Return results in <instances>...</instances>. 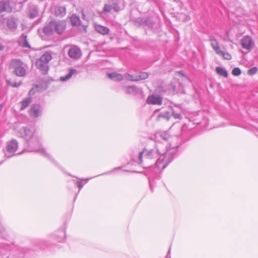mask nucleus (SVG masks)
Returning <instances> with one entry per match:
<instances>
[{
  "mask_svg": "<svg viewBox=\"0 0 258 258\" xmlns=\"http://www.w3.org/2000/svg\"><path fill=\"white\" fill-rule=\"evenodd\" d=\"M178 144H170L168 147L162 143H158L155 148L152 149H144L142 151L144 160L147 167H149V161L155 158L159 155L160 156L156 161L154 167L155 175L158 174L172 160L174 155L177 153Z\"/></svg>",
  "mask_w": 258,
  "mask_h": 258,
  "instance_id": "obj_1",
  "label": "nucleus"
},
{
  "mask_svg": "<svg viewBox=\"0 0 258 258\" xmlns=\"http://www.w3.org/2000/svg\"><path fill=\"white\" fill-rule=\"evenodd\" d=\"M27 147V150L29 152H36L40 155L45 156L48 158H50L51 156L48 154L45 149L40 144L37 136L33 137L32 139L26 144Z\"/></svg>",
  "mask_w": 258,
  "mask_h": 258,
  "instance_id": "obj_2",
  "label": "nucleus"
},
{
  "mask_svg": "<svg viewBox=\"0 0 258 258\" xmlns=\"http://www.w3.org/2000/svg\"><path fill=\"white\" fill-rule=\"evenodd\" d=\"M52 58L51 52H46L36 60V66L42 74H45L47 73L49 70L48 62L52 59Z\"/></svg>",
  "mask_w": 258,
  "mask_h": 258,
  "instance_id": "obj_3",
  "label": "nucleus"
},
{
  "mask_svg": "<svg viewBox=\"0 0 258 258\" xmlns=\"http://www.w3.org/2000/svg\"><path fill=\"white\" fill-rule=\"evenodd\" d=\"M25 64L19 59H13L10 63V67L14 74L18 77H24L26 74Z\"/></svg>",
  "mask_w": 258,
  "mask_h": 258,
  "instance_id": "obj_4",
  "label": "nucleus"
},
{
  "mask_svg": "<svg viewBox=\"0 0 258 258\" xmlns=\"http://www.w3.org/2000/svg\"><path fill=\"white\" fill-rule=\"evenodd\" d=\"M53 26L51 20L48 23L46 24L41 30H38V32L43 39H46V36L53 35L54 33Z\"/></svg>",
  "mask_w": 258,
  "mask_h": 258,
  "instance_id": "obj_5",
  "label": "nucleus"
},
{
  "mask_svg": "<svg viewBox=\"0 0 258 258\" xmlns=\"http://www.w3.org/2000/svg\"><path fill=\"white\" fill-rule=\"evenodd\" d=\"M42 109L39 104H34L32 105L29 110L30 116L33 118H36L40 116L42 114Z\"/></svg>",
  "mask_w": 258,
  "mask_h": 258,
  "instance_id": "obj_6",
  "label": "nucleus"
},
{
  "mask_svg": "<svg viewBox=\"0 0 258 258\" xmlns=\"http://www.w3.org/2000/svg\"><path fill=\"white\" fill-rule=\"evenodd\" d=\"M122 89L124 92L128 95H136L142 94L143 92L141 88H138L135 85L123 86Z\"/></svg>",
  "mask_w": 258,
  "mask_h": 258,
  "instance_id": "obj_7",
  "label": "nucleus"
},
{
  "mask_svg": "<svg viewBox=\"0 0 258 258\" xmlns=\"http://www.w3.org/2000/svg\"><path fill=\"white\" fill-rule=\"evenodd\" d=\"M68 53L70 57L75 59L80 58L82 55L80 49L75 45L70 46Z\"/></svg>",
  "mask_w": 258,
  "mask_h": 258,
  "instance_id": "obj_8",
  "label": "nucleus"
},
{
  "mask_svg": "<svg viewBox=\"0 0 258 258\" xmlns=\"http://www.w3.org/2000/svg\"><path fill=\"white\" fill-rule=\"evenodd\" d=\"M240 44L243 48L248 50H250L254 44L251 38L247 35L244 36L240 41Z\"/></svg>",
  "mask_w": 258,
  "mask_h": 258,
  "instance_id": "obj_9",
  "label": "nucleus"
},
{
  "mask_svg": "<svg viewBox=\"0 0 258 258\" xmlns=\"http://www.w3.org/2000/svg\"><path fill=\"white\" fill-rule=\"evenodd\" d=\"M54 32H56L58 34H61L66 28V23L63 21L52 20Z\"/></svg>",
  "mask_w": 258,
  "mask_h": 258,
  "instance_id": "obj_10",
  "label": "nucleus"
},
{
  "mask_svg": "<svg viewBox=\"0 0 258 258\" xmlns=\"http://www.w3.org/2000/svg\"><path fill=\"white\" fill-rule=\"evenodd\" d=\"M148 77V74L145 72H141L139 75L133 76L129 74H125V79L132 81H138L140 80H144Z\"/></svg>",
  "mask_w": 258,
  "mask_h": 258,
  "instance_id": "obj_11",
  "label": "nucleus"
},
{
  "mask_svg": "<svg viewBox=\"0 0 258 258\" xmlns=\"http://www.w3.org/2000/svg\"><path fill=\"white\" fill-rule=\"evenodd\" d=\"M23 130V134H21V137L26 140V144L36 136L34 134L35 132L33 130H30L28 127H24Z\"/></svg>",
  "mask_w": 258,
  "mask_h": 258,
  "instance_id": "obj_12",
  "label": "nucleus"
},
{
  "mask_svg": "<svg viewBox=\"0 0 258 258\" xmlns=\"http://www.w3.org/2000/svg\"><path fill=\"white\" fill-rule=\"evenodd\" d=\"M132 160L143 166V167H147V164H145L144 160V155L142 152H139L138 154H134L132 156Z\"/></svg>",
  "mask_w": 258,
  "mask_h": 258,
  "instance_id": "obj_13",
  "label": "nucleus"
},
{
  "mask_svg": "<svg viewBox=\"0 0 258 258\" xmlns=\"http://www.w3.org/2000/svg\"><path fill=\"white\" fill-rule=\"evenodd\" d=\"M147 103L152 105H161L162 103V97L160 96L151 95L147 99Z\"/></svg>",
  "mask_w": 258,
  "mask_h": 258,
  "instance_id": "obj_14",
  "label": "nucleus"
},
{
  "mask_svg": "<svg viewBox=\"0 0 258 258\" xmlns=\"http://www.w3.org/2000/svg\"><path fill=\"white\" fill-rule=\"evenodd\" d=\"M18 147V141L15 139H13L8 142L7 144V150L10 153H13L16 151Z\"/></svg>",
  "mask_w": 258,
  "mask_h": 258,
  "instance_id": "obj_15",
  "label": "nucleus"
},
{
  "mask_svg": "<svg viewBox=\"0 0 258 258\" xmlns=\"http://www.w3.org/2000/svg\"><path fill=\"white\" fill-rule=\"evenodd\" d=\"M79 74V72L73 68H70L68 70V73L64 76L60 77L59 80L62 82H65L70 80L73 76H76Z\"/></svg>",
  "mask_w": 258,
  "mask_h": 258,
  "instance_id": "obj_16",
  "label": "nucleus"
},
{
  "mask_svg": "<svg viewBox=\"0 0 258 258\" xmlns=\"http://www.w3.org/2000/svg\"><path fill=\"white\" fill-rule=\"evenodd\" d=\"M12 8L10 6L9 2L7 0L0 1V13L7 11L11 12Z\"/></svg>",
  "mask_w": 258,
  "mask_h": 258,
  "instance_id": "obj_17",
  "label": "nucleus"
},
{
  "mask_svg": "<svg viewBox=\"0 0 258 258\" xmlns=\"http://www.w3.org/2000/svg\"><path fill=\"white\" fill-rule=\"evenodd\" d=\"M54 14L57 17H63L66 14V8L62 6H56L54 8Z\"/></svg>",
  "mask_w": 258,
  "mask_h": 258,
  "instance_id": "obj_18",
  "label": "nucleus"
},
{
  "mask_svg": "<svg viewBox=\"0 0 258 258\" xmlns=\"http://www.w3.org/2000/svg\"><path fill=\"white\" fill-rule=\"evenodd\" d=\"M27 35L22 34L19 39V45L25 48H30V45L29 44L27 39Z\"/></svg>",
  "mask_w": 258,
  "mask_h": 258,
  "instance_id": "obj_19",
  "label": "nucleus"
},
{
  "mask_svg": "<svg viewBox=\"0 0 258 258\" xmlns=\"http://www.w3.org/2000/svg\"><path fill=\"white\" fill-rule=\"evenodd\" d=\"M107 77L114 81H120L122 80L123 78H125L124 76H122V75L116 73L107 74Z\"/></svg>",
  "mask_w": 258,
  "mask_h": 258,
  "instance_id": "obj_20",
  "label": "nucleus"
},
{
  "mask_svg": "<svg viewBox=\"0 0 258 258\" xmlns=\"http://www.w3.org/2000/svg\"><path fill=\"white\" fill-rule=\"evenodd\" d=\"M95 30L97 32L102 35L107 34L109 33V29L108 28L104 27L101 25H96L95 26Z\"/></svg>",
  "mask_w": 258,
  "mask_h": 258,
  "instance_id": "obj_21",
  "label": "nucleus"
},
{
  "mask_svg": "<svg viewBox=\"0 0 258 258\" xmlns=\"http://www.w3.org/2000/svg\"><path fill=\"white\" fill-rule=\"evenodd\" d=\"M33 244L36 246L34 249H42L46 246V241L42 239H37L33 241Z\"/></svg>",
  "mask_w": 258,
  "mask_h": 258,
  "instance_id": "obj_22",
  "label": "nucleus"
},
{
  "mask_svg": "<svg viewBox=\"0 0 258 258\" xmlns=\"http://www.w3.org/2000/svg\"><path fill=\"white\" fill-rule=\"evenodd\" d=\"M92 177L89 178H81L79 179L80 180L78 181L74 180V183L77 185V187L79 188V190L83 187L84 184L86 183L90 179H92Z\"/></svg>",
  "mask_w": 258,
  "mask_h": 258,
  "instance_id": "obj_23",
  "label": "nucleus"
},
{
  "mask_svg": "<svg viewBox=\"0 0 258 258\" xmlns=\"http://www.w3.org/2000/svg\"><path fill=\"white\" fill-rule=\"evenodd\" d=\"M31 102H32V99L31 97H28L27 98L24 99L21 102V105L20 109L21 110H24L30 104Z\"/></svg>",
  "mask_w": 258,
  "mask_h": 258,
  "instance_id": "obj_24",
  "label": "nucleus"
},
{
  "mask_svg": "<svg viewBox=\"0 0 258 258\" xmlns=\"http://www.w3.org/2000/svg\"><path fill=\"white\" fill-rule=\"evenodd\" d=\"M71 22L74 26H79L81 24L80 18L76 15H73L71 18Z\"/></svg>",
  "mask_w": 258,
  "mask_h": 258,
  "instance_id": "obj_25",
  "label": "nucleus"
},
{
  "mask_svg": "<svg viewBox=\"0 0 258 258\" xmlns=\"http://www.w3.org/2000/svg\"><path fill=\"white\" fill-rule=\"evenodd\" d=\"M7 26L9 29L14 30L17 28V24L14 18H10L7 20Z\"/></svg>",
  "mask_w": 258,
  "mask_h": 258,
  "instance_id": "obj_26",
  "label": "nucleus"
},
{
  "mask_svg": "<svg viewBox=\"0 0 258 258\" xmlns=\"http://www.w3.org/2000/svg\"><path fill=\"white\" fill-rule=\"evenodd\" d=\"M216 72L218 74L225 78H227L228 77L227 72L224 68L220 67H217L216 68Z\"/></svg>",
  "mask_w": 258,
  "mask_h": 258,
  "instance_id": "obj_27",
  "label": "nucleus"
},
{
  "mask_svg": "<svg viewBox=\"0 0 258 258\" xmlns=\"http://www.w3.org/2000/svg\"><path fill=\"white\" fill-rule=\"evenodd\" d=\"M58 233L56 234V240L58 242H60L62 240L63 238L65 237V232L63 230H60L57 232Z\"/></svg>",
  "mask_w": 258,
  "mask_h": 258,
  "instance_id": "obj_28",
  "label": "nucleus"
},
{
  "mask_svg": "<svg viewBox=\"0 0 258 258\" xmlns=\"http://www.w3.org/2000/svg\"><path fill=\"white\" fill-rule=\"evenodd\" d=\"M209 41H210L211 45L213 49L219 46L218 41L214 36H210L209 37Z\"/></svg>",
  "mask_w": 258,
  "mask_h": 258,
  "instance_id": "obj_29",
  "label": "nucleus"
},
{
  "mask_svg": "<svg viewBox=\"0 0 258 258\" xmlns=\"http://www.w3.org/2000/svg\"><path fill=\"white\" fill-rule=\"evenodd\" d=\"M160 136L165 142L168 140L172 139V138L170 137L169 135L166 133H162L160 134Z\"/></svg>",
  "mask_w": 258,
  "mask_h": 258,
  "instance_id": "obj_30",
  "label": "nucleus"
},
{
  "mask_svg": "<svg viewBox=\"0 0 258 258\" xmlns=\"http://www.w3.org/2000/svg\"><path fill=\"white\" fill-rule=\"evenodd\" d=\"M170 116H171V115L169 112H165L163 113L160 114L158 115V118L162 117V118L166 119L167 120H168L169 119V118H170Z\"/></svg>",
  "mask_w": 258,
  "mask_h": 258,
  "instance_id": "obj_31",
  "label": "nucleus"
},
{
  "mask_svg": "<svg viewBox=\"0 0 258 258\" xmlns=\"http://www.w3.org/2000/svg\"><path fill=\"white\" fill-rule=\"evenodd\" d=\"M111 6L105 4L104 6L103 9V13H109L111 10Z\"/></svg>",
  "mask_w": 258,
  "mask_h": 258,
  "instance_id": "obj_32",
  "label": "nucleus"
},
{
  "mask_svg": "<svg viewBox=\"0 0 258 258\" xmlns=\"http://www.w3.org/2000/svg\"><path fill=\"white\" fill-rule=\"evenodd\" d=\"M241 71L238 68H235L232 71V74L233 75L238 76L241 74Z\"/></svg>",
  "mask_w": 258,
  "mask_h": 258,
  "instance_id": "obj_33",
  "label": "nucleus"
},
{
  "mask_svg": "<svg viewBox=\"0 0 258 258\" xmlns=\"http://www.w3.org/2000/svg\"><path fill=\"white\" fill-rule=\"evenodd\" d=\"M164 91H168L170 92L175 91V86L172 83H171V84H169L167 88L165 89Z\"/></svg>",
  "mask_w": 258,
  "mask_h": 258,
  "instance_id": "obj_34",
  "label": "nucleus"
},
{
  "mask_svg": "<svg viewBox=\"0 0 258 258\" xmlns=\"http://www.w3.org/2000/svg\"><path fill=\"white\" fill-rule=\"evenodd\" d=\"M172 115L175 119H181L182 118L180 113L176 112L174 110H172Z\"/></svg>",
  "mask_w": 258,
  "mask_h": 258,
  "instance_id": "obj_35",
  "label": "nucleus"
},
{
  "mask_svg": "<svg viewBox=\"0 0 258 258\" xmlns=\"http://www.w3.org/2000/svg\"><path fill=\"white\" fill-rule=\"evenodd\" d=\"M257 71V68L256 67H253V68L250 69L249 70H248V71L247 72V73L249 75H254V74H256Z\"/></svg>",
  "mask_w": 258,
  "mask_h": 258,
  "instance_id": "obj_36",
  "label": "nucleus"
},
{
  "mask_svg": "<svg viewBox=\"0 0 258 258\" xmlns=\"http://www.w3.org/2000/svg\"><path fill=\"white\" fill-rule=\"evenodd\" d=\"M221 56H222L224 57V58L227 60H230L231 58V55L226 52L223 51L222 54L221 55Z\"/></svg>",
  "mask_w": 258,
  "mask_h": 258,
  "instance_id": "obj_37",
  "label": "nucleus"
},
{
  "mask_svg": "<svg viewBox=\"0 0 258 258\" xmlns=\"http://www.w3.org/2000/svg\"><path fill=\"white\" fill-rule=\"evenodd\" d=\"M216 53L219 55H221L222 54L223 51L221 50L219 47V46H217L213 49Z\"/></svg>",
  "mask_w": 258,
  "mask_h": 258,
  "instance_id": "obj_38",
  "label": "nucleus"
},
{
  "mask_svg": "<svg viewBox=\"0 0 258 258\" xmlns=\"http://www.w3.org/2000/svg\"><path fill=\"white\" fill-rule=\"evenodd\" d=\"M21 82H13L11 84L9 83L13 87H18L21 85Z\"/></svg>",
  "mask_w": 258,
  "mask_h": 258,
  "instance_id": "obj_39",
  "label": "nucleus"
},
{
  "mask_svg": "<svg viewBox=\"0 0 258 258\" xmlns=\"http://www.w3.org/2000/svg\"><path fill=\"white\" fill-rule=\"evenodd\" d=\"M37 12L35 11H34L33 13L31 12L30 14V17L31 18H33L36 16Z\"/></svg>",
  "mask_w": 258,
  "mask_h": 258,
  "instance_id": "obj_40",
  "label": "nucleus"
},
{
  "mask_svg": "<svg viewBox=\"0 0 258 258\" xmlns=\"http://www.w3.org/2000/svg\"><path fill=\"white\" fill-rule=\"evenodd\" d=\"M113 9L115 11L117 12L119 11V9L117 6H114Z\"/></svg>",
  "mask_w": 258,
  "mask_h": 258,
  "instance_id": "obj_41",
  "label": "nucleus"
},
{
  "mask_svg": "<svg viewBox=\"0 0 258 258\" xmlns=\"http://www.w3.org/2000/svg\"><path fill=\"white\" fill-rule=\"evenodd\" d=\"M4 48H5L4 46L0 44V51L3 50L4 49Z\"/></svg>",
  "mask_w": 258,
  "mask_h": 258,
  "instance_id": "obj_42",
  "label": "nucleus"
},
{
  "mask_svg": "<svg viewBox=\"0 0 258 258\" xmlns=\"http://www.w3.org/2000/svg\"><path fill=\"white\" fill-rule=\"evenodd\" d=\"M82 19L83 20H85L86 19V16L84 14V13L83 12H82Z\"/></svg>",
  "mask_w": 258,
  "mask_h": 258,
  "instance_id": "obj_43",
  "label": "nucleus"
},
{
  "mask_svg": "<svg viewBox=\"0 0 258 258\" xmlns=\"http://www.w3.org/2000/svg\"><path fill=\"white\" fill-rule=\"evenodd\" d=\"M190 18L189 16H186V18H185L186 21H188L189 20H190Z\"/></svg>",
  "mask_w": 258,
  "mask_h": 258,
  "instance_id": "obj_44",
  "label": "nucleus"
},
{
  "mask_svg": "<svg viewBox=\"0 0 258 258\" xmlns=\"http://www.w3.org/2000/svg\"><path fill=\"white\" fill-rule=\"evenodd\" d=\"M120 169V167L115 168L113 169V171H115L116 170H119Z\"/></svg>",
  "mask_w": 258,
  "mask_h": 258,
  "instance_id": "obj_45",
  "label": "nucleus"
},
{
  "mask_svg": "<svg viewBox=\"0 0 258 258\" xmlns=\"http://www.w3.org/2000/svg\"><path fill=\"white\" fill-rule=\"evenodd\" d=\"M73 176V177H75L76 178H77V179H79V178L78 177H76V176Z\"/></svg>",
  "mask_w": 258,
  "mask_h": 258,
  "instance_id": "obj_46",
  "label": "nucleus"
},
{
  "mask_svg": "<svg viewBox=\"0 0 258 258\" xmlns=\"http://www.w3.org/2000/svg\"><path fill=\"white\" fill-rule=\"evenodd\" d=\"M33 89H32V90H31L30 92V93L32 92H33Z\"/></svg>",
  "mask_w": 258,
  "mask_h": 258,
  "instance_id": "obj_47",
  "label": "nucleus"
},
{
  "mask_svg": "<svg viewBox=\"0 0 258 258\" xmlns=\"http://www.w3.org/2000/svg\"><path fill=\"white\" fill-rule=\"evenodd\" d=\"M175 140H177V137H175L174 138Z\"/></svg>",
  "mask_w": 258,
  "mask_h": 258,
  "instance_id": "obj_48",
  "label": "nucleus"
},
{
  "mask_svg": "<svg viewBox=\"0 0 258 258\" xmlns=\"http://www.w3.org/2000/svg\"><path fill=\"white\" fill-rule=\"evenodd\" d=\"M107 173H103V175H104V174H107Z\"/></svg>",
  "mask_w": 258,
  "mask_h": 258,
  "instance_id": "obj_49",
  "label": "nucleus"
},
{
  "mask_svg": "<svg viewBox=\"0 0 258 258\" xmlns=\"http://www.w3.org/2000/svg\"><path fill=\"white\" fill-rule=\"evenodd\" d=\"M107 173H103V175H104V174H107Z\"/></svg>",
  "mask_w": 258,
  "mask_h": 258,
  "instance_id": "obj_50",
  "label": "nucleus"
}]
</instances>
